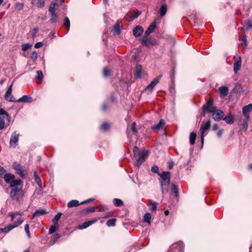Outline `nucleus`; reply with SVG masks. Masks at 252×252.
<instances>
[{
  "label": "nucleus",
  "instance_id": "dca6fc26",
  "mask_svg": "<svg viewBox=\"0 0 252 252\" xmlns=\"http://www.w3.org/2000/svg\"><path fill=\"white\" fill-rule=\"evenodd\" d=\"M164 121L162 119H160L158 124L152 126L151 129L155 131H158L160 129H162L164 127Z\"/></svg>",
  "mask_w": 252,
  "mask_h": 252
},
{
  "label": "nucleus",
  "instance_id": "bf43d9fd",
  "mask_svg": "<svg viewBox=\"0 0 252 252\" xmlns=\"http://www.w3.org/2000/svg\"><path fill=\"white\" fill-rule=\"evenodd\" d=\"M248 127V124L247 122V119L244 121L243 124L242 125V129L245 131H246Z\"/></svg>",
  "mask_w": 252,
  "mask_h": 252
},
{
  "label": "nucleus",
  "instance_id": "7c9ffc66",
  "mask_svg": "<svg viewBox=\"0 0 252 252\" xmlns=\"http://www.w3.org/2000/svg\"><path fill=\"white\" fill-rule=\"evenodd\" d=\"M80 204H81L80 203ZM80 205L79 201L77 200H72L69 201L67 203V207L68 208H71L73 207H76Z\"/></svg>",
  "mask_w": 252,
  "mask_h": 252
},
{
  "label": "nucleus",
  "instance_id": "603ef678",
  "mask_svg": "<svg viewBox=\"0 0 252 252\" xmlns=\"http://www.w3.org/2000/svg\"><path fill=\"white\" fill-rule=\"evenodd\" d=\"M103 75L104 77L110 76V70L108 69L107 68H104L103 70Z\"/></svg>",
  "mask_w": 252,
  "mask_h": 252
},
{
  "label": "nucleus",
  "instance_id": "8fccbe9b",
  "mask_svg": "<svg viewBox=\"0 0 252 252\" xmlns=\"http://www.w3.org/2000/svg\"><path fill=\"white\" fill-rule=\"evenodd\" d=\"M31 47H32V45L28 43H25L22 45V50L24 51H27Z\"/></svg>",
  "mask_w": 252,
  "mask_h": 252
},
{
  "label": "nucleus",
  "instance_id": "5fc2aeb1",
  "mask_svg": "<svg viewBox=\"0 0 252 252\" xmlns=\"http://www.w3.org/2000/svg\"><path fill=\"white\" fill-rule=\"evenodd\" d=\"M13 168L16 170H19V169L22 168L21 165L16 162H14L13 163Z\"/></svg>",
  "mask_w": 252,
  "mask_h": 252
},
{
  "label": "nucleus",
  "instance_id": "f704fd0d",
  "mask_svg": "<svg viewBox=\"0 0 252 252\" xmlns=\"http://www.w3.org/2000/svg\"><path fill=\"white\" fill-rule=\"evenodd\" d=\"M167 11V6L166 4H162L160 8V15L161 17L164 16Z\"/></svg>",
  "mask_w": 252,
  "mask_h": 252
},
{
  "label": "nucleus",
  "instance_id": "f257e3e1",
  "mask_svg": "<svg viewBox=\"0 0 252 252\" xmlns=\"http://www.w3.org/2000/svg\"><path fill=\"white\" fill-rule=\"evenodd\" d=\"M134 157L135 159V166L139 167L146 160L148 156V151L143 150L140 151L139 149L137 146H134L133 148Z\"/></svg>",
  "mask_w": 252,
  "mask_h": 252
},
{
  "label": "nucleus",
  "instance_id": "49530a36",
  "mask_svg": "<svg viewBox=\"0 0 252 252\" xmlns=\"http://www.w3.org/2000/svg\"><path fill=\"white\" fill-rule=\"evenodd\" d=\"M113 216V213L111 212H104L101 215L102 218H108Z\"/></svg>",
  "mask_w": 252,
  "mask_h": 252
},
{
  "label": "nucleus",
  "instance_id": "de8ad7c7",
  "mask_svg": "<svg viewBox=\"0 0 252 252\" xmlns=\"http://www.w3.org/2000/svg\"><path fill=\"white\" fill-rule=\"evenodd\" d=\"M58 224H55L54 223V225H52L50 228H49V233L50 234H53L54 232H55L57 229Z\"/></svg>",
  "mask_w": 252,
  "mask_h": 252
},
{
  "label": "nucleus",
  "instance_id": "cd10ccee",
  "mask_svg": "<svg viewBox=\"0 0 252 252\" xmlns=\"http://www.w3.org/2000/svg\"><path fill=\"white\" fill-rule=\"evenodd\" d=\"M136 76L137 77L140 78L142 75V66L140 64L137 65L135 67Z\"/></svg>",
  "mask_w": 252,
  "mask_h": 252
},
{
  "label": "nucleus",
  "instance_id": "f8f14e48",
  "mask_svg": "<svg viewBox=\"0 0 252 252\" xmlns=\"http://www.w3.org/2000/svg\"><path fill=\"white\" fill-rule=\"evenodd\" d=\"M12 88V84L8 87L4 96L5 99L11 102H17L16 98L11 94Z\"/></svg>",
  "mask_w": 252,
  "mask_h": 252
},
{
  "label": "nucleus",
  "instance_id": "79ce46f5",
  "mask_svg": "<svg viewBox=\"0 0 252 252\" xmlns=\"http://www.w3.org/2000/svg\"><path fill=\"white\" fill-rule=\"evenodd\" d=\"M24 170L22 169V167L19 169V170H17L16 173L23 179L26 178V174H24Z\"/></svg>",
  "mask_w": 252,
  "mask_h": 252
},
{
  "label": "nucleus",
  "instance_id": "e433bc0d",
  "mask_svg": "<svg viewBox=\"0 0 252 252\" xmlns=\"http://www.w3.org/2000/svg\"><path fill=\"white\" fill-rule=\"evenodd\" d=\"M116 221V219H112L109 220L107 221L106 224L109 227L114 226L115 225Z\"/></svg>",
  "mask_w": 252,
  "mask_h": 252
},
{
  "label": "nucleus",
  "instance_id": "473e14b6",
  "mask_svg": "<svg viewBox=\"0 0 252 252\" xmlns=\"http://www.w3.org/2000/svg\"><path fill=\"white\" fill-rule=\"evenodd\" d=\"M21 183V180L20 179H17L14 180H12L11 182L9 184L10 187L15 188L16 187H18L17 186L19 185Z\"/></svg>",
  "mask_w": 252,
  "mask_h": 252
},
{
  "label": "nucleus",
  "instance_id": "2f4dec72",
  "mask_svg": "<svg viewBox=\"0 0 252 252\" xmlns=\"http://www.w3.org/2000/svg\"><path fill=\"white\" fill-rule=\"evenodd\" d=\"M150 210L152 212H156L157 208V204L155 202L151 200H149Z\"/></svg>",
  "mask_w": 252,
  "mask_h": 252
},
{
  "label": "nucleus",
  "instance_id": "423d86ee",
  "mask_svg": "<svg viewBox=\"0 0 252 252\" xmlns=\"http://www.w3.org/2000/svg\"><path fill=\"white\" fill-rule=\"evenodd\" d=\"M162 77V75H159L155 78L145 89V92L147 94H151L155 86L158 84Z\"/></svg>",
  "mask_w": 252,
  "mask_h": 252
},
{
  "label": "nucleus",
  "instance_id": "c9c22d12",
  "mask_svg": "<svg viewBox=\"0 0 252 252\" xmlns=\"http://www.w3.org/2000/svg\"><path fill=\"white\" fill-rule=\"evenodd\" d=\"M169 185H160L162 194L166 193L168 191Z\"/></svg>",
  "mask_w": 252,
  "mask_h": 252
},
{
  "label": "nucleus",
  "instance_id": "6e6552de",
  "mask_svg": "<svg viewBox=\"0 0 252 252\" xmlns=\"http://www.w3.org/2000/svg\"><path fill=\"white\" fill-rule=\"evenodd\" d=\"M234 63L233 65V70L235 73H237L240 70L242 65L241 58L240 56L236 55L233 58Z\"/></svg>",
  "mask_w": 252,
  "mask_h": 252
},
{
  "label": "nucleus",
  "instance_id": "0eeeda50",
  "mask_svg": "<svg viewBox=\"0 0 252 252\" xmlns=\"http://www.w3.org/2000/svg\"><path fill=\"white\" fill-rule=\"evenodd\" d=\"M141 43L147 47L157 44V40L154 37H148L145 35L140 39Z\"/></svg>",
  "mask_w": 252,
  "mask_h": 252
},
{
  "label": "nucleus",
  "instance_id": "c85d7f7f",
  "mask_svg": "<svg viewBox=\"0 0 252 252\" xmlns=\"http://www.w3.org/2000/svg\"><path fill=\"white\" fill-rule=\"evenodd\" d=\"M32 3L38 7H42L44 5L45 0H32Z\"/></svg>",
  "mask_w": 252,
  "mask_h": 252
},
{
  "label": "nucleus",
  "instance_id": "3c124183",
  "mask_svg": "<svg viewBox=\"0 0 252 252\" xmlns=\"http://www.w3.org/2000/svg\"><path fill=\"white\" fill-rule=\"evenodd\" d=\"M175 73V67H172V69H171V82L172 83H174V82Z\"/></svg>",
  "mask_w": 252,
  "mask_h": 252
},
{
  "label": "nucleus",
  "instance_id": "20e7f679",
  "mask_svg": "<svg viewBox=\"0 0 252 252\" xmlns=\"http://www.w3.org/2000/svg\"><path fill=\"white\" fill-rule=\"evenodd\" d=\"M6 119L9 122L11 117L8 113L3 109H0V130L2 129L5 125L4 121Z\"/></svg>",
  "mask_w": 252,
  "mask_h": 252
},
{
  "label": "nucleus",
  "instance_id": "9d476101",
  "mask_svg": "<svg viewBox=\"0 0 252 252\" xmlns=\"http://www.w3.org/2000/svg\"><path fill=\"white\" fill-rule=\"evenodd\" d=\"M22 223L23 220L22 219H20L19 220V221L18 222H16L14 224H9L8 226L5 227L4 228L0 229V232L8 233L11 230L15 227H18Z\"/></svg>",
  "mask_w": 252,
  "mask_h": 252
},
{
  "label": "nucleus",
  "instance_id": "1a4fd4ad",
  "mask_svg": "<svg viewBox=\"0 0 252 252\" xmlns=\"http://www.w3.org/2000/svg\"><path fill=\"white\" fill-rule=\"evenodd\" d=\"M213 104V100L209 99L203 106L204 111L209 113L214 112L216 110V107L214 106Z\"/></svg>",
  "mask_w": 252,
  "mask_h": 252
},
{
  "label": "nucleus",
  "instance_id": "39448f33",
  "mask_svg": "<svg viewBox=\"0 0 252 252\" xmlns=\"http://www.w3.org/2000/svg\"><path fill=\"white\" fill-rule=\"evenodd\" d=\"M184 244L182 242H178L172 244L167 252H184Z\"/></svg>",
  "mask_w": 252,
  "mask_h": 252
},
{
  "label": "nucleus",
  "instance_id": "37998d69",
  "mask_svg": "<svg viewBox=\"0 0 252 252\" xmlns=\"http://www.w3.org/2000/svg\"><path fill=\"white\" fill-rule=\"evenodd\" d=\"M62 216V213H58L55 217L54 218H53V222L55 224H58V220H59V219H60L61 217Z\"/></svg>",
  "mask_w": 252,
  "mask_h": 252
},
{
  "label": "nucleus",
  "instance_id": "72a5a7b5",
  "mask_svg": "<svg viewBox=\"0 0 252 252\" xmlns=\"http://www.w3.org/2000/svg\"><path fill=\"white\" fill-rule=\"evenodd\" d=\"M113 202L116 207H121L124 205L123 201L118 198L114 199Z\"/></svg>",
  "mask_w": 252,
  "mask_h": 252
},
{
  "label": "nucleus",
  "instance_id": "052dcab7",
  "mask_svg": "<svg viewBox=\"0 0 252 252\" xmlns=\"http://www.w3.org/2000/svg\"><path fill=\"white\" fill-rule=\"evenodd\" d=\"M60 238V235L58 234H55L52 236V240H53V244Z\"/></svg>",
  "mask_w": 252,
  "mask_h": 252
},
{
  "label": "nucleus",
  "instance_id": "338daca9",
  "mask_svg": "<svg viewBox=\"0 0 252 252\" xmlns=\"http://www.w3.org/2000/svg\"><path fill=\"white\" fill-rule=\"evenodd\" d=\"M5 170L0 166V176L3 175L5 173Z\"/></svg>",
  "mask_w": 252,
  "mask_h": 252
},
{
  "label": "nucleus",
  "instance_id": "e2e57ef3",
  "mask_svg": "<svg viewBox=\"0 0 252 252\" xmlns=\"http://www.w3.org/2000/svg\"><path fill=\"white\" fill-rule=\"evenodd\" d=\"M246 26L247 28L251 29L252 28V22L250 20L248 21L246 23Z\"/></svg>",
  "mask_w": 252,
  "mask_h": 252
},
{
  "label": "nucleus",
  "instance_id": "4c0bfd02",
  "mask_svg": "<svg viewBox=\"0 0 252 252\" xmlns=\"http://www.w3.org/2000/svg\"><path fill=\"white\" fill-rule=\"evenodd\" d=\"M196 134L195 132H191L190 133V144L193 145L196 139Z\"/></svg>",
  "mask_w": 252,
  "mask_h": 252
},
{
  "label": "nucleus",
  "instance_id": "13d9d810",
  "mask_svg": "<svg viewBox=\"0 0 252 252\" xmlns=\"http://www.w3.org/2000/svg\"><path fill=\"white\" fill-rule=\"evenodd\" d=\"M16 8L20 10H22L24 7V4L23 3L17 2L15 4Z\"/></svg>",
  "mask_w": 252,
  "mask_h": 252
},
{
  "label": "nucleus",
  "instance_id": "a878e982",
  "mask_svg": "<svg viewBox=\"0 0 252 252\" xmlns=\"http://www.w3.org/2000/svg\"><path fill=\"white\" fill-rule=\"evenodd\" d=\"M3 178L5 182L7 184H10L12 180L15 178V176L11 173H6L4 175Z\"/></svg>",
  "mask_w": 252,
  "mask_h": 252
},
{
  "label": "nucleus",
  "instance_id": "69168bd1",
  "mask_svg": "<svg viewBox=\"0 0 252 252\" xmlns=\"http://www.w3.org/2000/svg\"><path fill=\"white\" fill-rule=\"evenodd\" d=\"M42 45H43V44L42 42H38L35 44L34 47L35 48H39L41 47Z\"/></svg>",
  "mask_w": 252,
  "mask_h": 252
},
{
  "label": "nucleus",
  "instance_id": "f3484780",
  "mask_svg": "<svg viewBox=\"0 0 252 252\" xmlns=\"http://www.w3.org/2000/svg\"><path fill=\"white\" fill-rule=\"evenodd\" d=\"M143 31V29L142 27L137 26L133 30V34L136 37H139L141 35H142Z\"/></svg>",
  "mask_w": 252,
  "mask_h": 252
},
{
  "label": "nucleus",
  "instance_id": "a18cd8bd",
  "mask_svg": "<svg viewBox=\"0 0 252 252\" xmlns=\"http://www.w3.org/2000/svg\"><path fill=\"white\" fill-rule=\"evenodd\" d=\"M57 5L56 3L55 2H52L49 6V11L50 12H55V9Z\"/></svg>",
  "mask_w": 252,
  "mask_h": 252
},
{
  "label": "nucleus",
  "instance_id": "bb28decb",
  "mask_svg": "<svg viewBox=\"0 0 252 252\" xmlns=\"http://www.w3.org/2000/svg\"><path fill=\"white\" fill-rule=\"evenodd\" d=\"M32 100L33 99L32 97L29 95H24L17 100V102H31Z\"/></svg>",
  "mask_w": 252,
  "mask_h": 252
},
{
  "label": "nucleus",
  "instance_id": "2eb2a0df",
  "mask_svg": "<svg viewBox=\"0 0 252 252\" xmlns=\"http://www.w3.org/2000/svg\"><path fill=\"white\" fill-rule=\"evenodd\" d=\"M141 13L140 11H132L128 13L126 15V19H127L129 21H133L134 19L137 18Z\"/></svg>",
  "mask_w": 252,
  "mask_h": 252
},
{
  "label": "nucleus",
  "instance_id": "ddd939ff",
  "mask_svg": "<svg viewBox=\"0 0 252 252\" xmlns=\"http://www.w3.org/2000/svg\"><path fill=\"white\" fill-rule=\"evenodd\" d=\"M212 117L216 121H219L222 119L224 115L223 112L221 110L216 109L214 112H212Z\"/></svg>",
  "mask_w": 252,
  "mask_h": 252
},
{
  "label": "nucleus",
  "instance_id": "4468645a",
  "mask_svg": "<svg viewBox=\"0 0 252 252\" xmlns=\"http://www.w3.org/2000/svg\"><path fill=\"white\" fill-rule=\"evenodd\" d=\"M122 21L121 20H118L116 22V23L114 25L113 31L115 34L119 35L122 30Z\"/></svg>",
  "mask_w": 252,
  "mask_h": 252
},
{
  "label": "nucleus",
  "instance_id": "4be33fe9",
  "mask_svg": "<svg viewBox=\"0 0 252 252\" xmlns=\"http://www.w3.org/2000/svg\"><path fill=\"white\" fill-rule=\"evenodd\" d=\"M171 193L174 195V197L177 201L179 199V193L178 187L174 184L171 185Z\"/></svg>",
  "mask_w": 252,
  "mask_h": 252
},
{
  "label": "nucleus",
  "instance_id": "9b49d317",
  "mask_svg": "<svg viewBox=\"0 0 252 252\" xmlns=\"http://www.w3.org/2000/svg\"><path fill=\"white\" fill-rule=\"evenodd\" d=\"M19 138V134L17 131H14L11 135L10 139L9 144L11 146L15 148L17 144Z\"/></svg>",
  "mask_w": 252,
  "mask_h": 252
},
{
  "label": "nucleus",
  "instance_id": "ea45409f",
  "mask_svg": "<svg viewBox=\"0 0 252 252\" xmlns=\"http://www.w3.org/2000/svg\"><path fill=\"white\" fill-rule=\"evenodd\" d=\"M70 21L68 17H65L63 22V25L66 27L67 31H69L70 28Z\"/></svg>",
  "mask_w": 252,
  "mask_h": 252
},
{
  "label": "nucleus",
  "instance_id": "393cba45",
  "mask_svg": "<svg viewBox=\"0 0 252 252\" xmlns=\"http://www.w3.org/2000/svg\"><path fill=\"white\" fill-rule=\"evenodd\" d=\"M223 120L228 124H232L234 122V116L229 113L223 118Z\"/></svg>",
  "mask_w": 252,
  "mask_h": 252
},
{
  "label": "nucleus",
  "instance_id": "b1692460",
  "mask_svg": "<svg viewBox=\"0 0 252 252\" xmlns=\"http://www.w3.org/2000/svg\"><path fill=\"white\" fill-rule=\"evenodd\" d=\"M156 27V22H153L148 27V28L146 30L145 32V35L146 36H148L150 33L153 32L155 29Z\"/></svg>",
  "mask_w": 252,
  "mask_h": 252
},
{
  "label": "nucleus",
  "instance_id": "412c9836",
  "mask_svg": "<svg viewBox=\"0 0 252 252\" xmlns=\"http://www.w3.org/2000/svg\"><path fill=\"white\" fill-rule=\"evenodd\" d=\"M170 173L168 171H164L159 174V176L161 177L159 181H170Z\"/></svg>",
  "mask_w": 252,
  "mask_h": 252
},
{
  "label": "nucleus",
  "instance_id": "a19ab883",
  "mask_svg": "<svg viewBox=\"0 0 252 252\" xmlns=\"http://www.w3.org/2000/svg\"><path fill=\"white\" fill-rule=\"evenodd\" d=\"M51 14V17L50 19V21L52 23H55L57 21L58 16L56 13L55 12H50Z\"/></svg>",
  "mask_w": 252,
  "mask_h": 252
},
{
  "label": "nucleus",
  "instance_id": "a211bd4d",
  "mask_svg": "<svg viewBox=\"0 0 252 252\" xmlns=\"http://www.w3.org/2000/svg\"><path fill=\"white\" fill-rule=\"evenodd\" d=\"M21 214L20 213H19V212H14V213L10 212L9 214V216L10 217H11V220L12 221H13V224H14V223H15L16 222H18L19 221V220H20V219H22L23 220V222L24 221V219L22 217H19L17 219L16 221L14 220V219L16 218V216H21Z\"/></svg>",
  "mask_w": 252,
  "mask_h": 252
},
{
  "label": "nucleus",
  "instance_id": "c03bdc74",
  "mask_svg": "<svg viewBox=\"0 0 252 252\" xmlns=\"http://www.w3.org/2000/svg\"><path fill=\"white\" fill-rule=\"evenodd\" d=\"M34 180L35 182L38 184V185L41 187V181L39 177L36 174L35 172L34 173Z\"/></svg>",
  "mask_w": 252,
  "mask_h": 252
},
{
  "label": "nucleus",
  "instance_id": "c756f323",
  "mask_svg": "<svg viewBox=\"0 0 252 252\" xmlns=\"http://www.w3.org/2000/svg\"><path fill=\"white\" fill-rule=\"evenodd\" d=\"M46 214L45 209H40L36 210L33 214V217H38Z\"/></svg>",
  "mask_w": 252,
  "mask_h": 252
},
{
  "label": "nucleus",
  "instance_id": "680f3d73",
  "mask_svg": "<svg viewBox=\"0 0 252 252\" xmlns=\"http://www.w3.org/2000/svg\"><path fill=\"white\" fill-rule=\"evenodd\" d=\"M136 123L135 122H133L131 125V129L133 133H135L137 132V129L135 127Z\"/></svg>",
  "mask_w": 252,
  "mask_h": 252
},
{
  "label": "nucleus",
  "instance_id": "0e129e2a",
  "mask_svg": "<svg viewBox=\"0 0 252 252\" xmlns=\"http://www.w3.org/2000/svg\"><path fill=\"white\" fill-rule=\"evenodd\" d=\"M170 181H159L160 185H169Z\"/></svg>",
  "mask_w": 252,
  "mask_h": 252
},
{
  "label": "nucleus",
  "instance_id": "6e6d98bb",
  "mask_svg": "<svg viewBox=\"0 0 252 252\" xmlns=\"http://www.w3.org/2000/svg\"><path fill=\"white\" fill-rule=\"evenodd\" d=\"M36 78L40 80H42L43 78L42 72L41 70H38L36 71Z\"/></svg>",
  "mask_w": 252,
  "mask_h": 252
},
{
  "label": "nucleus",
  "instance_id": "58836bf2",
  "mask_svg": "<svg viewBox=\"0 0 252 252\" xmlns=\"http://www.w3.org/2000/svg\"><path fill=\"white\" fill-rule=\"evenodd\" d=\"M151 219V214L149 213H146L144 216V221L145 222L150 223V220Z\"/></svg>",
  "mask_w": 252,
  "mask_h": 252
},
{
  "label": "nucleus",
  "instance_id": "4d7b16f0",
  "mask_svg": "<svg viewBox=\"0 0 252 252\" xmlns=\"http://www.w3.org/2000/svg\"><path fill=\"white\" fill-rule=\"evenodd\" d=\"M151 171L153 173H157L158 175L160 173L158 172V166H153L151 168Z\"/></svg>",
  "mask_w": 252,
  "mask_h": 252
},
{
  "label": "nucleus",
  "instance_id": "864d4df0",
  "mask_svg": "<svg viewBox=\"0 0 252 252\" xmlns=\"http://www.w3.org/2000/svg\"><path fill=\"white\" fill-rule=\"evenodd\" d=\"M30 58L33 61H35L37 58V53L35 51L32 52Z\"/></svg>",
  "mask_w": 252,
  "mask_h": 252
},
{
  "label": "nucleus",
  "instance_id": "09e8293b",
  "mask_svg": "<svg viewBox=\"0 0 252 252\" xmlns=\"http://www.w3.org/2000/svg\"><path fill=\"white\" fill-rule=\"evenodd\" d=\"M101 128L104 131H106L109 128V125L107 123H103L101 126Z\"/></svg>",
  "mask_w": 252,
  "mask_h": 252
},
{
  "label": "nucleus",
  "instance_id": "7ed1b4c3",
  "mask_svg": "<svg viewBox=\"0 0 252 252\" xmlns=\"http://www.w3.org/2000/svg\"><path fill=\"white\" fill-rule=\"evenodd\" d=\"M210 126L211 122L210 120L208 121L206 123L201 125L200 126V130L201 131V148L203 146L204 137L206 135L207 133V131L210 129Z\"/></svg>",
  "mask_w": 252,
  "mask_h": 252
},
{
  "label": "nucleus",
  "instance_id": "f03ea898",
  "mask_svg": "<svg viewBox=\"0 0 252 252\" xmlns=\"http://www.w3.org/2000/svg\"><path fill=\"white\" fill-rule=\"evenodd\" d=\"M24 195V192L22 189V187H16L13 188L10 192V197L13 200L16 201L19 200Z\"/></svg>",
  "mask_w": 252,
  "mask_h": 252
},
{
  "label": "nucleus",
  "instance_id": "5701e85b",
  "mask_svg": "<svg viewBox=\"0 0 252 252\" xmlns=\"http://www.w3.org/2000/svg\"><path fill=\"white\" fill-rule=\"evenodd\" d=\"M218 90L221 97H224L228 94V89L227 87L221 86L219 87Z\"/></svg>",
  "mask_w": 252,
  "mask_h": 252
},
{
  "label": "nucleus",
  "instance_id": "6ab92c4d",
  "mask_svg": "<svg viewBox=\"0 0 252 252\" xmlns=\"http://www.w3.org/2000/svg\"><path fill=\"white\" fill-rule=\"evenodd\" d=\"M96 221H97L96 219H94V220H89V221L84 222L83 223H82V224L79 225L78 226V228L79 229H83L86 228L88 227H89V226H90L91 225H92L93 223H94V222H95Z\"/></svg>",
  "mask_w": 252,
  "mask_h": 252
},
{
  "label": "nucleus",
  "instance_id": "aec40b11",
  "mask_svg": "<svg viewBox=\"0 0 252 252\" xmlns=\"http://www.w3.org/2000/svg\"><path fill=\"white\" fill-rule=\"evenodd\" d=\"M243 113L246 116L247 119L249 118V113L252 111V104H250L243 108Z\"/></svg>",
  "mask_w": 252,
  "mask_h": 252
},
{
  "label": "nucleus",
  "instance_id": "774afa93",
  "mask_svg": "<svg viewBox=\"0 0 252 252\" xmlns=\"http://www.w3.org/2000/svg\"><path fill=\"white\" fill-rule=\"evenodd\" d=\"M242 40V44H244L245 46L246 47L247 46V41L246 36H244Z\"/></svg>",
  "mask_w": 252,
  "mask_h": 252
}]
</instances>
